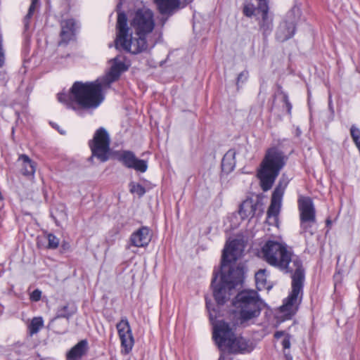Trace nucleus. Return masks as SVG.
<instances>
[{
    "instance_id": "nucleus-1",
    "label": "nucleus",
    "mask_w": 360,
    "mask_h": 360,
    "mask_svg": "<svg viewBox=\"0 0 360 360\" xmlns=\"http://www.w3.org/2000/svg\"><path fill=\"white\" fill-rule=\"evenodd\" d=\"M115 48L138 54L153 48L156 41L151 34L155 28L153 12L148 8L138 9L131 18L130 28L124 13H119L117 20Z\"/></svg>"
},
{
    "instance_id": "nucleus-2",
    "label": "nucleus",
    "mask_w": 360,
    "mask_h": 360,
    "mask_svg": "<svg viewBox=\"0 0 360 360\" xmlns=\"http://www.w3.org/2000/svg\"><path fill=\"white\" fill-rule=\"evenodd\" d=\"M112 63L110 71L104 77L91 82H75L68 93L58 94V101L73 109L75 104L84 108H97L104 100V91L128 69L123 56L114 58Z\"/></svg>"
},
{
    "instance_id": "nucleus-3",
    "label": "nucleus",
    "mask_w": 360,
    "mask_h": 360,
    "mask_svg": "<svg viewBox=\"0 0 360 360\" xmlns=\"http://www.w3.org/2000/svg\"><path fill=\"white\" fill-rule=\"evenodd\" d=\"M244 243L240 240H233L227 243L221 258V280L217 283V276L212 281L214 297L218 304H224L230 298L231 291L243 282V269L234 262L243 255Z\"/></svg>"
},
{
    "instance_id": "nucleus-4",
    "label": "nucleus",
    "mask_w": 360,
    "mask_h": 360,
    "mask_svg": "<svg viewBox=\"0 0 360 360\" xmlns=\"http://www.w3.org/2000/svg\"><path fill=\"white\" fill-rule=\"evenodd\" d=\"M258 257L271 266L285 274L304 276L302 262L284 243L269 240L258 251Z\"/></svg>"
},
{
    "instance_id": "nucleus-5",
    "label": "nucleus",
    "mask_w": 360,
    "mask_h": 360,
    "mask_svg": "<svg viewBox=\"0 0 360 360\" xmlns=\"http://www.w3.org/2000/svg\"><path fill=\"white\" fill-rule=\"evenodd\" d=\"M286 156L277 148L268 149L257 172L261 186L264 191L269 190L280 171L285 165Z\"/></svg>"
},
{
    "instance_id": "nucleus-6",
    "label": "nucleus",
    "mask_w": 360,
    "mask_h": 360,
    "mask_svg": "<svg viewBox=\"0 0 360 360\" xmlns=\"http://www.w3.org/2000/svg\"><path fill=\"white\" fill-rule=\"evenodd\" d=\"M213 338L221 351L226 356L228 353L237 354L248 352V344L245 339L235 335L229 323L220 321L213 326Z\"/></svg>"
},
{
    "instance_id": "nucleus-7",
    "label": "nucleus",
    "mask_w": 360,
    "mask_h": 360,
    "mask_svg": "<svg viewBox=\"0 0 360 360\" xmlns=\"http://www.w3.org/2000/svg\"><path fill=\"white\" fill-rule=\"evenodd\" d=\"M236 308V324L245 326L250 321L259 316L262 302L255 290H244L239 292L233 302Z\"/></svg>"
},
{
    "instance_id": "nucleus-8",
    "label": "nucleus",
    "mask_w": 360,
    "mask_h": 360,
    "mask_svg": "<svg viewBox=\"0 0 360 360\" xmlns=\"http://www.w3.org/2000/svg\"><path fill=\"white\" fill-rule=\"evenodd\" d=\"M258 4L255 7L252 4H246L243 7V14L251 18L257 17L259 29L264 34L269 33L273 28V18L269 13L267 0H257Z\"/></svg>"
},
{
    "instance_id": "nucleus-9",
    "label": "nucleus",
    "mask_w": 360,
    "mask_h": 360,
    "mask_svg": "<svg viewBox=\"0 0 360 360\" xmlns=\"http://www.w3.org/2000/svg\"><path fill=\"white\" fill-rule=\"evenodd\" d=\"M304 280V276H296L295 278L292 279V291L280 307L284 319H291L297 312L302 300Z\"/></svg>"
},
{
    "instance_id": "nucleus-10",
    "label": "nucleus",
    "mask_w": 360,
    "mask_h": 360,
    "mask_svg": "<svg viewBox=\"0 0 360 360\" xmlns=\"http://www.w3.org/2000/svg\"><path fill=\"white\" fill-rule=\"evenodd\" d=\"M300 226L303 232H313L310 229L316 224V210L311 198L300 195L297 200Z\"/></svg>"
},
{
    "instance_id": "nucleus-11",
    "label": "nucleus",
    "mask_w": 360,
    "mask_h": 360,
    "mask_svg": "<svg viewBox=\"0 0 360 360\" xmlns=\"http://www.w3.org/2000/svg\"><path fill=\"white\" fill-rule=\"evenodd\" d=\"M89 146L92 152V157L97 158L103 162L109 158L110 136L107 131L101 127L96 130Z\"/></svg>"
},
{
    "instance_id": "nucleus-12",
    "label": "nucleus",
    "mask_w": 360,
    "mask_h": 360,
    "mask_svg": "<svg viewBox=\"0 0 360 360\" xmlns=\"http://www.w3.org/2000/svg\"><path fill=\"white\" fill-rule=\"evenodd\" d=\"M117 329L121 342V353L127 355L131 352L134 345V339L128 320L122 318L117 323Z\"/></svg>"
},
{
    "instance_id": "nucleus-13",
    "label": "nucleus",
    "mask_w": 360,
    "mask_h": 360,
    "mask_svg": "<svg viewBox=\"0 0 360 360\" xmlns=\"http://www.w3.org/2000/svg\"><path fill=\"white\" fill-rule=\"evenodd\" d=\"M117 160L122 165L129 169H134L136 172L143 173L148 169V162L136 158L135 154L130 150H122L116 153Z\"/></svg>"
},
{
    "instance_id": "nucleus-14",
    "label": "nucleus",
    "mask_w": 360,
    "mask_h": 360,
    "mask_svg": "<svg viewBox=\"0 0 360 360\" xmlns=\"http://www.w3.org/2000/svg\"><path fill=\"white\" fill-rule=\"evenodd\" d=\"M287 184L288 183L285 181L281 180L278 186L274 189L271 196V205L267 211V217L269 219L273 218L274 221H276L281 210L284 191Z\"/></svg>"
},
{
    "instance_id": "nucleus-15",
    "label": "nucleus",
    "mask_w": 360,
    "mask_h": 360,
    "mask_svg": "<svg viewBox=\"0 0 360 360\" xmlns=\"http://www.w3.org/2000/svg\"><path fill=\"white\" fill-rule=\"evenodd\" d=\"M61 31L60 33V40L59 45H66L73 39L75 31V22L73 19L63 20L60 22Z\"/></svg>"
},
{
    "instance_id": "nucleus-16",
    "label": "nucleus",
    "mask_w": 360,
    "mask_h": 360,
    "mask_svg": "<svg viewBox=\"0 0 360 360\" xmlns=\"http://www.w3.org/2000/svg\"><path fill=\"white\" fill-rule=\"evenodd\" d=\"M130 240L131 245L141 248L146 246L150 241V230L146 226H143L133 233L131 236Z\"/></svg>"
},
{
    "instance_id": "nucleus-17",
    "label": "nucleus",
    "mask_w": 360,
    "mask_h": 360,
    "mask_svg": "<svg viewBox=\"0 0 360 360\" xmlns=\"http://www.w3.org/2000/svg\"><path fill=\"white\" fill-rule=\"evenodd\" d=\"M88 342L82 340L67 353V360H81L88 351Z\"/></svg>"
},
{
    "instance_id": "nucleus-18",
    "label": "nucleus",
    "mask_w": 360,
    "mask_h": 360,
    "mask_svg": "<svg viewBox=\"0 0 360 360\" xmlns=\"http://www.w3.org/2000/svg\"><path fill=\"white\" fill-rule=\"evenodd\" d=\"M295 32V24L292 22H283L276 32V38L280 41H284L291 38Z\"/></svg>"
},
{
    "instance_id": "nucleus-19",
    "label": "nucleus",
    "mask_w": 360,
    "mask_h": 360,
    "mask_svg": "<svg viewBox=\"0 0 360 360\" xmlns=\"http://www.w3.org/2000/svg\"><path fill=\"white\" fill-rule=\"evenodd\" d=\"M18 162L21 168L20 172L24 176H32L35 172V163L26 155H20L18 158Z\"/></svg>"
},
{
    "instance_id": "nucleus-20",
    "label": "nucleus",
    "mask_w": 360,
    "mask_h": 360,
    "mask_svg": "<svg viewBox=\"0 0 360 360\" xmlns=\"http://www.w3.org/2000/svg\"><path fill=\"white\" fill-rule=\"evenodd\" d=\"M257 205L252 200H246L242 202L239 209V214L241 219L252 217L256 212Z\"/></svg>"
},
{
    "instance_id": "nucleus-21",
    "label": "nucleus",
    "mask_w": 360,
    "mask_h": 360,
    "mask_svg": "<svg viewBox=\"0 0 360 360\" xmlns=\"http://www.w3.org/2000/svg\"><path fill=\"white\" fill-rule=\"evenodd\" d=\"M154 2L162 14L171 13L179 6V0H154Z\"/></svg>"
},
{
    "instance_id": "nucleus-22",
    "label": "nucleus",
    "mask_w": 360,
    "mask_h": 360,
    "mask_svg": "<svg viewBox=\"0 0 360 360\" xmlns=\"http://www.w3.org/2000/svg\"><path fill=\"white\" fill-rule=\"evenodd\" d=\"M236 151L234 150H228L224 155L221 161L223 170L229 172L233 169L236 165Z\"/></svg>"
},
{
    "instance_id": "nucleus-23",
    "label": "nucleus",
    "mask_w": 360,
    "mask_h": 360,
    "mask_svg": "<svg viewBox=\"0 0 360 360\" xmlns=\"http://www.w3.org/2000/svg\"><path fill=\"white\" fill-rule=\"evenodd\" d=\"M77 311V308L75 305L72 304L70 305L69 304H67L60 308H58L57 311V314L56 317L52 320L53 321L56 319L58 318H65L67 319H69L70 317H71L73 314H75Z\"/></svg>"
},
{
    "instance_id": "nucleus-24",
    "label": "nucleus",
    "mask_w": 360,
    "mask_h": 360,
    "mask_svg": "<svg viewBox=\"0 0 360 360\" xmlns=\"http://www.w3.org/2000/svg\"><path fill=\"white\" fill-rule=\"evenodd\" d=\"M266 271L265 269H260L255 274L256 285H257V288L259 290L269 288L266 286Z\"/></svg>"
},
{
    "instance_id": "nucleus-25",
    "label": "nucleus",
    "mask_w": 360,
    "mask_h": 360,
    "mask_svg": "<svg viewBox=\"0 0 360 360\" xmlns=\"http://www.w3.org/2000/svg\"><path fill=\"white\" fill-rule=\"evenodd\" d=\"M44 326V321L41 317H34L32 319L28 328L30 335L32 336L34 334L38 333Z\"/></svg>"
},
{
    "instance_id": "nucleus-26",
    "label": "nucleus",
    "mask_w": 360,
    "mask_h": 360,
    "mask_svg": "<svg viewBox=\"0 0 360 360\" xmlns=\"http://www.w3.org/2000/svg\"><path fill=\"white\" fill-rule=\"evenodd\" d=\"M39 2V0H32V3H31L29 10H28V13L24 18V26L26 30L28 29V27H29L30 20L31 19L34 11H36L37 8L38 7Z\"/></svg>"
},
{
    "instance_id": "nucleus-27",
    "label": "nucleus",
    "mask_w": 360,
    "mask_h": 360,
    "mask_svg": "<svg viewBox=\"0 0 360 360\" xmlns=\"http://www.w3.org/2000/svg\"><path fill=\"white\" fill-rule=\"evenodd\" d=\"M129 186L131 193H136L140 197L146 193L144 187L139 184L131 183Z\"/></svg>"
},
{
    "instance_id": "nucleus-28",
    "label": "nucleus",
    "mask_w": 360,
    "mask_h": 360,
    "mask_svg": "<svg viewBox=\"0 0 360 360\" xmlns=\"http://www.w3.org/2000/svg\"><path fill=\"white\" fill-rule=\"evenodd\" d=\"M48 248L50 249H56L58 247L59 239L53 234L47 235Z\"/></svg>"
},
{
    "instance_id": "nucleus-29",
    "label": "nucleus",
    "mask_w": 360,
    "mask_h": 360,
    "mask_svg": "<svg viewBox=\"0 0 360 360\" xmlns=\"http://www.w3.org/2000/svg\"><path fill=\"white\" fill-rule=\"evenodd\" d=\"M51 216L55 220V222L58 225L60 221H64L67 219V214L61 210L58 213V212H52Z\"/></svg>"
},
{
    "instance_id": "nucleus-30",
    "label": "nucleus",
    "mask_w": 360,
    "mask_h": 360,
    "mask_svg": "<svg viewBox=\"0 0 360 360\" xmlns=\"http://www.w3.org/2000/svg\"><path fill=\"white\" fill-rule=\"evenodd\" d=\"M41 290L36 289L30 295V300L34 302H37L41 299Z\"/></svg>"
},
{
    "instance_id": "nucleus-31",
    "label": "nucleus",
    "mask_w": 360,
    "mask_h": 360,
    "mask_svg": "<svg viewBox=\"0 0 360 360\" xmlns=\"http://www.w3.org/2000/svg\"><path fill=\"white\" fill-rule=\"evenodd\" d=\"M282 346L283 347V349H290V335L289 334H286L283 338V340H282Z\"/></svg>"
},
{
    "instance_id": "nucleus-32",
    "label": "nucleus",
    "mask_w": 360,
    "mask_h": 360,
    "mask_svg": "<svg viewBox=\"0 0 360 360\" xmlns=\"http://www.w3.org/2000/svg\"><path fill=\"white\" fill-rule=\"evenodd\" d=\"M248 77V72L247 71H243L239 74L237 79V83L240 82L245 81Z\"/></svg>"
},
{
    "instance_id": "nucleus-33",
    "label": "nucleus",
    "mask_w": 360,
    "mask_h": 360,
    "mask_svg": "<svg viewBox=\"0 0 360 360\" xmlns=\"http://www.w3.org/2000/svg\"><path fill=\"white\" fill-rule=\"evenodd\" d=\"M4 52L3 48H0V67H2L4 64Z\"/></svg>"
},
{
    "instance_id": "nucleus-34",
    "label": "nucleus",
    "mask_w": 360,
    "mask_h": 360,
    "mask_svg": "<svg viewBox=\"0 0 360 360\" xmlns=\"http://www.w3.org/2000/svg\"><path fill=\"white\" fill-rule=\"evenodd\" d=\"M284 99H285V105H286V107H287V110H288V113H290V111H291V109H292V105H291L290 103L288 101L287 97H285Z\"/></svg>"
},
{
    "instance_id": "nucleus-35",
    "label": "nucleus",
    "mask_w": 360,
    "mask_h": 360,
    "mask_svg": "<svg viewBox=\"0 0 360 360\" xmlns=\"http://www.w3.org/2000/svg\"><path fill=\"white\" fill-rule=\"evenodd\" d=\"M285 335L286 334H285V333L283 331H276L274 333V338H276V339H278V338H280L282 336Z\"/></svg>"
},
{
    "instance_id": "nucleus-36",
    "label": "nucleus",
    "mask_w": 360,
    "mask_h": 360,
    "mask_svg": "<svg viewBox=\"0 0 360 360\" xmlns=\"http://www.w3.org/2000/svg\"><path fill=\"white\" fill-rule=\"evenodd\" d=\"M218 360H226V356L224 354H221Z\"/></svg>"
},
{
    "instance_id": "nucleus-37",
    "label": "nucleus",
    "mask_w": 360,
    "mask_h": 360,
    "mask_svg": "<svg viewBox=\"0 0 360 360\" xmlns=\"http://www.w3.org/2000/svg\"><path fill=\"white\" fill-rule=\"evenodd\" d=\"M2 41H3L2 35L0 33V48H3Z\"/></svg>"
},
{
    "instance_id": "nucleus-38",
    "label": "nucleus",
    "mask_w": 360,
    "mask_h": 360,
    "mask_svg": "<svg viewBox=\"0 0 360 360\" xmlns=\"http://www.w3.org/2000/svg\"><path fill=\"white\" fill-rule=\"evenodd\" d=\"M285 356H286V358H287L288 359H292V357H291V356H290V354L285 353Z\"/></svg>"
},
{
    "instance_id": "nucleus-39",
    "label": "nucleus",
    "mask_w": 360,
    "mask_h": 360,
    "mask_svg": "<svg viewBox=\"0 0 360 360\" xmlns=\"http://www.w3.org/2000/svg\"><path fill=\"white\" fill-rule=\"evenodd\" d=\"M226 360H231V359L227 358L226 356Z\"/></svg>"
},
{
    "instance_id": "nucleus-40",
    "label": "nucleus",
    "mask_w": 360,
    "mask_h": 360,
    "mask_svg": "<svg viewBox=\"0 0 360 360\" xmlns=\"http://www.w3.org/2000/svg\"><path fill=\"white\" fill-rule=\"evenodd\" d=\"M17 345H18V344H16V345H15V349H16Z\"/></svg>"
}]
</instances>
